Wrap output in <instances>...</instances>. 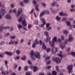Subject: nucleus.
I'll return each mask as SVG.
<instances>
[{"label":"nucleus","mask_w":75,"mask_h":75,"mask_svg":"<svg viewBox=\"0 0 75 75\" xmlns=\"http://www.w3.org/2000/svg\"><path fill=\"white\" fill-rule=\"evenodd\" d=\"M22 12V9L20 8L19 9H18V12L17 13V17H18L19 16L20 14H21V13Z\"/></svg>","instance_id":"nucleus-10"},{"label":"nucleus","mask_w":75,"mask_h":75,"mask_svg":"<svg viewBox=\"0 0 75 75\" xmlns=\"http://www.w3.org/2000/svg\"><path fill=\"white\" fill-rule=\"evenodd\" d=\"M33 72H34L38 69V68L36 66H33Z\"/></svg>","instance_id":"nucleus-18"},{"label":"nucleus","mask_w":75,"mask_h":75,"mask_svg":"<svg viewBox=\"0 0 75 75\" xmlns=\"http://www.w3.org/2000/svg\"><path fill=\"white\" fill-rule=\"evenodd\" d=\"M70 50H71V48H68L67 49V52H69V51H70Z\"/></svg>","instance_id":"nucleus-47"},{"label":"nucleus","mask_w":75,"mask_h":75,"mask_svg":"<svg viewBox=\"0 0 75 75\" xmlns=\"http://www.w3.org/2000/svg\"><path fill=\"white\" fill-rule=\"evenodd\" d=\"M66 25H68V26H69L71 25V23L69 22V21H67L66 23Z\"/></svg>","instance_id":"nucleus-28"},{"label":"nucleus","mask_w":75,"mask_h":75,"mask_svg":"<svg viewBox=\"0 0 75 75\" xmlns=\"http://www.w3.org/2000/svg\"><path fill=\"white\" fill-rule=\"evenodd\" d=\"M22 23L23 25H24V26H25V27L27 26V23L25 21V19H24Z\"/></svg>","instance_id":"nucleus-13"},{"label":"nucleus","mask_w":75,"mask_h":75,"mask_svg":"<svg viewBox=\"0 0 75 75\" xmlns=\"http://www.w3.org/2000/svg\"><path fill=\"white\" fill-rule=\"evenodd\" d=\"M25 58H26V57L25 56H24L23 57L21 58L22 60H25Z\"/></svg>","instance_id":"nucleus-32"},{"label":"nucleus","mask_w":75,"mask_h":75,"mask_svg":"<svg viewBox=\"0 0 75 75\" xmlns=\"http://www.w3.org/2000/svg\"><path fill=\"white\" fill-rule=\"evenodd\" d=\"M4 42H1L0 43V45H4Z\"/></svg>","instance_id":"nucleus-50"},{"label":"nucleus","mask_w":75,"mask_h":75,"mask_svg":"<svg viewBox=\"0 0 75 75\" xmlns=\"http://www.w3.org/2000/svg\"><path fill=\"white\" fill-rule=\"evenodd\" d=\"M70 54L73 56V57H75V52H72L71 53H70Z\"/></svg>","instance_id":"nucleus-31"},{"label":"nucleus","mask_w":75,"mask_h":75,"mask_svg":"<svg viewBox=\"0 0 75 75\" xmlns=\"http://www.w3.org/2000/svg\"><path fill=\"white\" fill-rule=\"evenodd\" d=\"M75 9H70V11L71 12H73V11H75Z\"/></svg>","instance_id":"nucleus-45"},{"label":"nucleus","mask_w":75,"mask_h":75,"mask_svg":"<svg viewBox=\"0 0 75 75\" xmlns=\"http://www.w3.org/2000/svg\"><path fill=\"white\" fill-rule=\"evenodd\" d=\"M68 42L67 41V40H66L64 42V44H67V43Z\"/></svg>","instance_id":"nucleus-57"},{"label":"nucleus","mask_w":75,"mask_h":75,"mask_svg":"<svg viewBox=\"0 0 75 75\" xmlns=\"http://www.w3.org/2000/svg\"><path fill=\"white\" fill-rule=\"evenodd\" d=\"M35 44H39V42H38V41H37V39H36V40L35 41Z\"/></svg>","instance_id":"nucleus-40"},{"label":"nucleus","mask_w":75,"mask_h":75,"mask_svg":"<svg viewBox=\"0 0 75 75\" xmlns=\"http://www.w3.org/2000/svg\"><path fill=\"white\" fill-rule=\"evenodd\" d=\"M16 38V36H12V37H11V39H12V40H13V39H14V38Z\"/></svg>","instance_id":"nucleus-49"},{"label":"nucleus","mask_w":75,"mask_h":75,"mask_svg":"<svg viewBox=\"0 0 75 75\" xmlns=\"http://www.w3.org/2000/svg\"><path fill=\"white\" fill-rule=\"evenodd\" d=\"M42 21L43 23L40 26L41 27H43V26L44 25L46 24V22H45V21L44 19H42Z\"/></svg>","instance_id":"nucleus-14"},{"label":"nucleus","mask_w":75,"mask_h":75,"mask_svg":"<svg viewBox=\"0 0 75 75\" xmlns=\"http://www.w3.org/2000/svg\"><path fill=\"white\" fill-rule=\"evenodd\" d=\"M52 73L53 75H56L57 74V73L55 71H52Z\"/></svg>","instance_id":"nucleus-23"},{"label":"nucleus","mask_w":75,"mask_h":75,"mask_svg":"<svg viewBox=\"0 0 75 75\" xmlns=\"http://www.w3.org/2000/svg\"><path fill=\"white\" fill-rule=\"evenodd\" d=\"M8 35H9V33L5 34V37H7Z\"/></svg>","instance_id":"nucleus-55"},{"label":"nucleus","mask_w":75,"mask_h":75,"mask_svg":"<svg viewBox=\"0 0 75 75\" xmlns=\"http://www.w3.org/2000/svg\"><path fill=\"white\" fill-rule=\"evenodd\" d=\"M58 56H59V57H60L61 59H62V58H63V57L62 56V55H61V54H58Z\"/></svg>","instance_id":"nucleus-33"},{"label":"nucleus","mask_w":75,"mask_h":75,"mask_svg":"<svg viewBox=\"0 0 75 75\" xmlns=\"http://www.w3.org/2000/svg\"><path fill=\"white\" fill-rule=\"evenodd\" d=\"M11 8H13V7H14V5H13V4H11Z\"/></svg>","instance_id":"nucleus-61"},{"label":"nucleus","mask_w":75,"mask_h":75,"mask_svg":"<svg viewBox=\"0 0 75 75\" xmlns=\"http://www.w3.org/2000/svg\"><path fill=\"white\" fill-rule=\"evenodd\" d=\"M63 33L64 34H68V31L67 30H65L63 31Z\"/></svg>","instance_id":"nucleus-52"},{"label":"nucleus","mask_w":75,"mask_h":75,"mask_svg":"<svg viewBox=\"0 0 75 75\" xmlns=\"http://www.w3.org/2000/svg\"><path fill=\"white\" fill-rule=\"evenodd\" d=\"M67 18H63L62 20V21H66V20H67Z\"/></svg>","instance_id":"nucleus-38"},{"label":"nucleus","mask_w":75,"mask_h":75,"mask_svg":"<svg viewBox=\"0 0 75 75\" xmlns=\"http://www.w3.org/2000/svg\"><path fill=\"white\" fill-rule=\"evenodd\" d=\"M56 19L57 20V21H60V20H61V18L59 17L58 16H57L56 17Z\"/></svg>","instance_id":"nucleus-22"},{"label":"nucleus","mask_w":75,"mask_h":75,"mask_svg":"<svg viewBox=\"0 0 75 75\" xmlns=\"http://www.w3.org/2000/svg\"><path fill=\"white\" fill-rule=\"evenodd\" d=\"M5 13V10L3 9H1V10H0V19L2 18L3 16H4Z\"/></svg>","instance_id":"nucleus-2"},{"label":"nucleus","mask_w":75,"mask_h":75,"mask_svg":"<svg viewBox=\"0 0 75 75\" xmlns=\"http://www.w3.org/2000/svg\"><path fill=\"white\" fill-rule=\"evenodd\" d=\"M57 4V2L54 1L52 3V6H55V5Z\"/></svg>","instance_id":"nucleus-20"},{"label":"nucleus","mask_w":75,"mask_h":75,"mask_svg":"<svg viewBox=\"0 0 75 75\" xmlns=\"http://www.w3.org/2000/svg\"><path fill=\"white\" fill-rule=\"evenodd\" d=\"M34 54V51L32 50L31 52L30 56L31 57L32 59H33V60H35V59L33 57Z\"/></svg>","instance_id":"nucleus-11"},{"label":"nucleus","mask_w":75,"mask_h":75,"mask_svg":"<svg viewBox=\"0 0 75 75\" xmlns=\"http://www.w3.org/2000/svg\"><path fill=\"white\" fill-rule=\"evenodd\" d=\"M54 47H53L52 49H51V51L52 53V54H55V53H56V52L57 51V47H56L55 48V51L54 50Z\"/></svg>","instance_id":"nucleus-12"},{"label":"nucleus","mask_w":75,"mask_h":75,"mask_svg":"<svg viewBox=\"0 0 75 75\" xmlns=\"http://www.w3.org/2000/svg\"><path fill=\"white\" fill-rule=\"evenodd\" d=\"M33 4H36L35 6V10L36 11H39V9L38 8V5L37 4V1H33Z\"/></svg>","instance_id":"nucleus-6"},{"label":"nucleus","mask_w":75,"mask_h":75,"mask_svg":"<svg viewBox=\"0 0 75 75\" xmlns=\"http://www.w3.org/2000/svg\"><path fill=\"white\" fill-rule=\"evenodd\" d=\"M73 39H74V38H72V35H69V38L68 41H72V40H73Z\"/></svg>","instance_id":"nucleus-15"},{"label":"nucleus","mask_w":75,"mask_h":75,"mask_svg":"<svg viewBox=\"0 0 75 75\" xmlns=\"http://www.w3.org/2000/svg\"><path fill=\"white\" fill-rule=\"evenodd\" d=\"M50 25V24L49 23H47L46 24V28H48V27H49V26Z\"/></svg>","instance_id":"nucleus-48"},{"label":"nucleus","mask_w":75,"mask_h":75,"mask_svg":"<svg viewBox=\"0 0 75 75\" xmlns=\"http://www.w3.org/2000/svg\"><path fill=\"white\" fill-rule=\"evenodd\" d=\"M14 42L13 40H11L9 42V44H13Z\"/></svg>","instance_id":"nucleus-36"},{"label":"nucleus","mask_w":75,"mask_h":75,"mask_svg":"<svg viewBox=\"0 0 75 75\" xmlns=\"http://www.w3.org/2000/svg\"><path fill=\"white\" fill-rule=\"evenodd\" d=\"M28 69V67L27 66L25 67V68H24V70L25 71H27Z\"/></svg>","instance_id":"nucleus-41"},{"label":"nucleus","mask_w":75,"mask_h":75,"mask_svg":"<svg viewBox=\"0 0 75 75\" xmlns=\"http://www.w3.org/2000/svg\"><path fill=\"white\" fill-rule=\"evenodd\" d=\"M21 67H19L18 68V70H19V71H20L21 70Z\"/></svg>","instance_id":"nucleus-63"},{"label":"nucleus","mask_w":75,"mask_h":75,"mask_svg":"<svg viewBox=\"0 0 75 75\" xmlns=\"http://www.w3.org/2000/svg\"><path fill=\"white\" fill-rule=\"evenodd\" d=\"M28 28L29 29H30L31 28V25L30 24L28 25Z\"/></svg>","instance_id":"nucleus-43"},{"label":"nucleus","mask_w":75,"mask_h":75,"mask_svg":"<svg viewBox=\"0 0 75 75\" xmlns=\"http://www.w3.org/2000/svg\"><path fill=\"white\" fill-rule=\"evenodd\" d=\"M44 34L45 35L47 38H46V42H47L48 41L50 40L51 38L49 37V35L48 34V33L47 32H44Z\"/></svg>","instance_id":"nucleus-4"},{"label":"nucleus","mask_w":75,"mask_h":75,"mask_svg":"<svg viewBox=\"0 0 75 75\" xmlns=\"http://www.w3.org/2000/svg\"><path fill=\"white\" fill-rule=\"evenodd\" d=\"M35 24H38V20H36L35 21Z\"/></svg>","instance_id":"nucleus-37"},{"label":"nucleus","mask_w":75,"mask_h":75,"mask_svg":"<svg viewBox=\"0 0 75 75\" xmlns=\"http://www.w3.org/2000/svg\"><path fill=\"white\" fill-rule=\"evenodd\" d=\"M57 41V37H54L52 41H49V43L50 44V45L51 47H54V45H55V42H56Z\"/></svg>","instance_id":"nucleus-1"},{"label":"nucleus","mask_w":75,"mask_h":75,"mask_svg":"<svg viewBox=\"0 0 75 75\" xmlns=\"http://www.w3.org/2000/svg\"><path fill=\"white\" fill-rule=\"evenodd\" d=\"M9 27L7 26V27H5L4 28L3 27V25H1L0 26V33L2 32L3 31V28L4 29H9Z\"/></svg>","instance_id":"nucleus-8"},{"label":"nucleus","mask_w":75,"mask_h":75,"mask_svg":"<svg viewBox=\"0 0 75 75\" xmlns=\"http://www.w3.org/2000/svg\"><path fill=\"white\" fill-rule=\"evenodd\" d=\"M30 74H31L30 73H29L28 72H27L25 74L26 75H30Z\"/></svg>","instance_id":"nucleus-51"},{"label":"nucleus","mask_w":75,"mask_h":75,"mask_svg":"<svg viewBox=\"0 0 75 75\" xmlns=\"http://www.w3.org/2000/svg\"><path fill=\"white\" fill-rule=\"evenodd\" d=\"M41 5L43 6H44V7H45V4L44 2L42 3Z\"/></svg>","instance_id":"nucleus-42"},{"label":"nucleus","mask_w":75,"mask_h":75,"mask_svg":"<svg viewBox=\"0 0 75 75\" xmlns=\"http://www.w3.org/2000/svg\"><path fill=\"white\" fill-rule=\"evenodd\" d=\"M58 42H61V40L59 38L58 39Z\"/></svg>","instance_id":"nucleus-59"},{"label":"nucleus","mask_w":75,"mask_h":75,"mask_svg":"<svg viewBox=\"0 0 75 75\" xmlns=\"http://www.w3.org/2000/svg\"><path fill=\"white\" fill-rule=\"evenodd\" d=\"M28 64H29L30 65H31L32 64L31 62H30V61L29 60H28Z\"/></svg>","instance_id":"nucleus-53"},{"label":"nucleus","mask_w":75,"mask_h":75,"mask_svg":"<svg viewBox=\"0 0 75 75\" xmlns=\"http://www.w3.org/2000/svg\"><path fill=\"white\" fill-rule=\"evenodd\" d=\"M32 47H33V48H35V43H34L33 44V46H32Z\"/></svg>","instance_id":"nucleus-46"},{"label":"nucleus","mask_w":75,"mask_h":75,"mask_svg":"<svg viewBox=\"0 0 75 75\" xmlns=\"http://www.w3.org/2000/svg\"><path fill=\"white\" fill-rule=\"evenodd\" d=\"M5 54L6 55H9V56H11V55H12V54L11 53H10V52H6Z\"/></svg>","instance_id":"nucleus-21"},{"label":"nucleus","mask_w":75,"mask_h":75,"mask_svg":"<svg viewBox=\"0 0 75 75\" xmlns=\"http://www.w3.org/2000/svg\"><path fill=\"white\" fill-rule=\"evenodd\" d=\"M29 0H23V2L25 3H27L28 2Z\"/></svg>","instance_id":"nucleus-35"},{"label":"nucleus","mask_w":75,"mask_h":75,"mask_svg":"<svg viewBox=\"0 0 75 75\" xmlns=\"http://www.w3.org/2000/svg\"><path fill=\"white\" fill-rule=\"evenodd\" d=\"M39 75H44V74L42 73H39Z\"/></svg>","instance_id":"nucleus-64"},{"label":"nucleus","mask_w":75,"mask_h":75,"mask_svg":"<svg viewBox=\"0 0 75 75\" xmlns=\"http://www.w3.org/2000/svg\"><path fill=\"white\" fill-rule=\"evenodd\" d=\"M20 4L21 6H24V4L23 2H20Z\"/></svg>","instance_id":"nucleus-34"},{"label":"nucleus","mask_w":75,"mask_h":75,"mask_svg":"<svg viewBox=\"0 0 75 75\" xmlns=\"http://www.w3.org/2000/svg\"><path fill=\"white\" fill-rule=\"evenodd\" d=\"M50 59V57H47L46 58V59H45V61H46L47 60H48V59Z\"/></svg>","instance_id":"nucleus-39"},{"label":"nucleus","mask_w":75,"mask_h":75,"mask_svg":"<svg viewBox=\"0 0 75 75\" xmlns=\"http://www.w3.org/2000/svg\"><path fill=\"white\" fill-rule=\"evenodd\" d=\"M42 48L43 50H46L47 48V47H46V46H45V43L44 42H42Z\"/></svg>","instance_id":"nucleus-19"},{"label":"nucleus","mask_w":75,"mask_h":75,"mask_svg":"<svg viewBox=\"0 0 75 75\" xmlns=\"http://www.w3.org/2000/svg\"><path fill=\"white\" fill-rule=\"evenodd\" d=\"M16 53L17 54V55H19L20 53V51L19 50H17L16 51Z\"/></svg>","instance_id":"nucleus-27"},{"label":"nucleus","mask_w":75,"mask_h":75,"mask_svg":"<svg viewBox=\"0 0 75 75\" xmlns=\"http://www.w3.org/2000/svg\"><path fill=\"white\" fill-rule=\"evenodd\" d=\"M39 43L40 45H42V41H41V40H39Z\"/></svg>","instance_id":"nucleus-62"},{"label":"nucleus","mask_w":75,"mask_h":75,"mask_svg":"<svg viewBox=\"0 0 75 75\" xmlns=\"http://www.w3.org/2000/svg\"><path fill=\"white\" fill-rule=\"evenodd\" d=\"M46 13L47 14H50V12L46 10L45 11H43L41 13H40V17H42V15H44L45 14V13Z\"/></svg>","instance_id":"nucleus-7"},{"label":"nucleus","mask_w":75,"mask_h":75,"mask_svg":"<svg viewBox=\"0 0 75 75\" xmlns=\"http://www.w3.org/2000/svg\"><path fill=\"white\" fill-rule=\"evenodd\" d=\"M72 68H73V65H71L70 66H68L67 68L69 70L68 72L69 74V73H71L72 72Z\"/></svg>","instance_id":"nucleus-3"},{"label":"nucleus","mask_w":75,"mask_h":75,"mask_svg":"<svg viewBox=\"0 0 75 75\" xmlns=\"http://www.w3.org/2000/svg\"><path fill=\"white\" fill-rule=\"evenodd\" d=\"M15 59H20V57H17L15 58Z\"/></svg>","instance_id":"nucleus-56"},{"label":"nucleus","mask_w":75,"mask_h":75,"mask_svg":"<svg viewBox=\"0 0 75 75\" xmlns=\"http://www.w3.org/2000/svg\"><path fill=\"white\" fill-rule=\"evenodd\" d=\"M60 16H67L68 14L65 13H63L62 12H61L59 13Z\"/></svg>","instance_id":"nucleus-17"},{"label":"nucleus","mask_w":75,"mask_h":75,"mask_svg":"<svg viewBox=\"0 0 75 75\" xmlns=\"http://www.w3.org/2000/svg\"><path fill=\"white\" fill-rule=\"evenodd\" d=\"M12 12H13V13H16V9L13 10V11Z\"/></svg>","instance_id":"nucleus-60"},{"label":"nucleus","mask_w":75,"mask_h":75,"mask_svg":"<svg viewBox=\"0 0 75 75\" xmlns=\"http://www.w3.org/2000/svg\"><path fill=\"white\" fill-rule=\"evenodd\" d=\"M46 69H49L51 68V66H49L46 67Z\"/></svg>","instance_id":"nucleus-29"},{"label":"nucleus","mask_w":75,"mask_h":75,"mask_svg":"<svg viewBox=\"0 0 75 75\" xmlns=\"http://www.w3.org/2000/svg\"><path fill=\"white\" fill-rule=\"evenodd\" d=\"M22 20L23 18H22V16H21L20 18L18 20V21H19V23H20L22 21Z\"/></svg>","instance_id":"nucleus-25"},{"label":"nucleus","mask_w":75,"mask_h":75,"mask_svg":"<svg viewBox=\"0 0 75 75\" xmlns=\"http://www.w3.org/2000/svg\"><path fill=\"white\" fill-rule=\"evenodd\" d=\"M56 69L57 71H59V69H58V67L57 66H56Z\"/></svg>","instance_id":"nucleus-58"},{"label":"nucleus","mask_w":75,"mask_h":75,"mask_svg":"<svg viewBox=\"0 0 75 75\" xmlns=\"http://www.w3.org/2000/svg\"><path fill=\"white\" fill-rule=\"evenodd\" d=\"M50 62H51V61H48L46 63L47 65H48L49 64H50Z\"/></svg>","instance_id":"nucleus-54"},{"label":"nucleus","mask_w":75,"mask_h":75,"mask_svg":"<svg viewBox=\"0 0 75 75\" xmlns=\"http://www.w3.org/2000/svg\"><path fill=\"white\" fill-rule=\"evenodd\" d=\"M35 58H36L38 59H40V54L38 52H36V54H35L34 55Z\"/></svg>","instance_id":"nucleus-9"},{"label":"nucleus","mask_w":75,"mask_h":75,"mask_svg":"<svg viewBox=\"0 0 75 75\" xmlns=\"http://www.w3.org/2000/svg\"><path fill=\"white\" fill-rule=\"evenodd\" d=\"M18 28L19 30H20V28H22V26L19 24H18Z\"/></svg>","instance_id":"nucleus-26"},{"label":"nucleus","mask_w":75,"mask_h":75,"mask_svg":"<svg viewBox=\"0 0 75 75\" xmlns=\"http://www.w3.org/2000/svg\"><path fill=\"white\" fill-rule=\"evenodd\" d=\"M60 47L61 48L62 50H63L64 48L65 47V46H63L62 44H61L60 45Z\"/></svg>","instance_id":"nucleus-24"},{"label":"nucleus","mask_w":75,"mask_h":75,"mask_svg":"<svg viewBox=\"0 0 75 75\" xmlns=\"http://www.w3.org/2000/svg\"><path fill=\"white\" fill-rule=\"evenodd\" d=\"M52 61H54L56 63H58L59 64L61 62V60L58 57H56L54 59H52Z\"/></svg>","instance_id":"nucleus-5"},{"label":"nucleus","mask_w":75,"mask_h":75,"mask_svg":"<svg viewBox=\"0 0 75 75\" xmlns=\"http://www.w3.org/2000/svg\"><path fill=\"white\" fill-rule=\"evenodd\" d=\"M5 18L6 19H11V16L9 14H7L6 16H5Z\"/></svg>","instance_id":"nucleus-16"},{"label":"nucleus","mask_w":75,"mask_h":75,"mask_svg":"<svg viewBox=\"0 0 75 75\" xmlns=\"http://www.w3.org/2000/svg\"><path fill=\"white\" fill-rule=\"evenodd\" d=\"M50 50H51V49L50 48H47L46 50L47 52H50Z\"/></svg>","instance_id":"nucleus-30"},{"label":"nucleus","mask_w":75,"mask_h":75,"mask_svg":"<svg viewBox=\"0 0 75 75\" xmlns=\"http://www.w3.org/2000/svg\"><path fill=\"white\" fill-rule=\"evenodd\" d=\"M61 39L62 41L64 40V36L62 35L61 37Z\"/></svg>","instance_id":"nucleus-44"}]
</instances>
